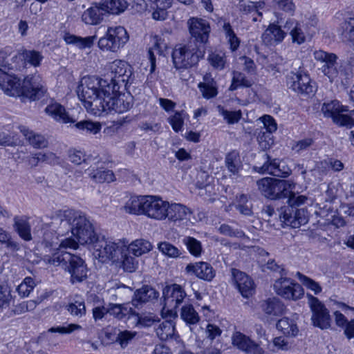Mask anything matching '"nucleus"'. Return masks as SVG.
Segmentation results:
<instances>
[{"label":"nucleus","instance_id":"obj_1","mask_svg":"<svg viewBox=\"0 0 354 354\" xmlns=\"http://www.w3.org/2000/svg\"><path fill=\"white\" fill-rule=\"evenodd\" d=\"M52 224L59 225V234L71 232L81 245L93 246L100 238L86 214L73 209H59L52 216Z\"/></svg>","mask_w":354,"mask_h":354},{"label":"nucleus","instance_id":"obj_2","mask_svg":"<svg viewBox=\"0 0 354 354\" xmlns=\"http://www.w3.org/2000/svg\"><path fill=\"white\" fill-rule=\"evenodd\" d=\"M52 224L59 225V234L71 232L81 245L93 246L100 238L86 214L73 209H59L52 216Z\"/></svg>","mask_w":354,"mask_h":354},{"label":"nucleus","instance_id":"obj_3","mask_svg":"<svg viewBox=\"0 0 354 354\" xmlns=\"http://www.w3.org/2000/svg\"><path fill=\"white\" fill-rule=\"evenodd\" d=\"M111 86L107 80L99 79L95 76H86L82 78L77 88L79 99L88 112L94 115H100L103 101L109 96Z\"/></svg>","mask_w":354,"mask_h":354},{"label":"nucleus","instance_id":"obj_4","mask_svg":"<svg viewBox=\"0 0 354 354\" xmlns=\"http://www.w3.org/2000/svg\"><path fill=\"white\" fill-rule=\"evenodd\" d=\"M306 200L307 197L305 196L291 194L287 201L288 205L281 208L279 213L281 221L292 228H297L307 223L308 214L306 209L298 208L299 206L304 205Z\"/></svg>","mask_w":354,"mask_h":354},{"label":"nucleus","instance_id":"obj_5","mask_svg":"<svg viewBox=\"0 0 354 354\" xmlns=\"http://www.w3.org/2000/svg\"><path fill=\"white\" fill-rule=\"evenodd\" d=\"M205 49L203 45L190 41L185 45H178L172 53V60L176 69L189 68L196 66L203 57Z\"/></svg>","mask_w":354,"mask_h":354},{"label":"nucleus","instance_id":"obj_6","mask_svg":"<svg viewBox=\"0 0 354 354\" xmlns=\"http://www.w3.org/2000/svg\"><path fill=\"white\" fill-rule=\"evenodd\" d=\"M258 189L265 198L271 200L289 198L295 184L289 180L270 177L263 178L257 182Z\"/></svg>","mask_w":354,"mask_h":354},{"label":"nucleus","instance_id":"obj_7","mask_svg":"<svg viewBox=\"0 0 354 354\" xmlns=\"http://www.w3.org/2000/svg\"><path fill=\"white\" fill-rule=\"evenodd\" d=\"M126 243L124 240L112 241L100 236L93 245V256L100 262L106 263L109 261H118L120 256L125 252Z\"/></svg>","mask_w":354,"mask_h":354},{"label":"nucleus","instance_id":"obj_8","mask_svg":"<svg viewBox=\"0 0 354 354\" xmlns=\"http://www.w3.org/2000/svg\"><path fill=\"white\" fill-rule=\"evenodd\" d=\"M44 243L46 248H49L50 254H46L43 257V261L46 264L60 267L65 270L74 254L57 248L58 238L51 232L44 234Z\"/></svg>","mask_w":354,"mask_h":354},{"label":"nucleus","instance_id":"obj_9","mask_svg":"<svg viewBox=\"0 0 354 354\" xmlns=\"http://www.w3.org/2000/svg\"><path fill=\"white\" fill-rule=\"evenodd\" d=\"M129 40V35L122 26L108 28L104 36L98 41L99 48L104 51L118 52Z\"/></svg>","mask_w":354,"mask_h":354},{"label":"nucleus","instance_id":"obj_10","mask_svg":"<svg viewBox=\"0 0 354 354\" xmlns=\"http://www.w3.org/2000/svg\"><path fill=\"white\" fill-rule=\"evenodd\" d=\"M322 111L325 117L331 118L334 123L339 126L351 127L354 126V110L349 114L344 113L348 111L347 107L340 105L339 101L331 100L324 102Z\"/></svg>","mask_w":354,"mask_h":354},{"label":"nucleus","instance_id":"obj_11","mask_svg":"<svg viewBox=\"0 0 354 354\" xmlns=\"http://www.w3.org/2000/svg\"><path fill=\"white\" fill-rule=\"evenodd\" d=\"M131 75V66L126 62L120 59L113 61L110 64L106 79L111 91H119L120 84L126 85Z\"/></svg>","mask_w":354,"mask_h":354},{"label":"nucleus","instance_id":"obj_12","mask_svg":"<svg viewBox=\"0 0 354 354\" xmlns=\"http://www.w3.org/2000/svg\"><path fill=\"white\" fill-rule=\"evenodd\" d=\"M308 304L312 311V322L315 326L326 329L330 326V316L325 305L317 297L307 294Z\"/></svg>","mask_w":354,"mask_h":354},{"label":"nucleus","instance_id":"obj_13","mask_svg":"<svg viewBox=\"0 0 354 354\" xmlns=\"http://www.w3.org/2000/svg\"><path fill=\"white\" fill-rule=\"evenodd\" d=\"M118 91H110L109 96L103 101L102 113L109 111L122 113L129 111L133 106V97L125 94H117Z\"/></svg>","mask_w":354,"mask_h":354},{"label":"nucleus","instance_id":"obj_14","mask_svg":"<svg viewBox=\"0 0 354 354\" xmlns=\"http://www.w3.org/2000/svg\"><path fill=\"white\" fill-rule=\"evenodd\" d=\"M286 83L290 89L301 95H312L315 92V85L309 75L301 71L290 73L286 76Z\"/></svg>","mask_w":354,"mask_h":354},{"label":"nucleus","instance_id":"obj_15","mask_svg":"<svg viewBox=\"0 0 354 354\" xmlns=\"http://www.w3.org/2000/svg\"><path fill=\"white\" fill-rule=\"evenodd\" d=\"M273 288L278 295L286 299L297 300L304 295L302 287L287 277H281L276 280Z\"/></svg>","mask_w":354,"mask_h":354},{"label":"nucleus","instance_id":"obj_16","mask_svg":"<svg viewBox=\"0 0 354 354\" xmlns=\"http://www.w3.org/2000/svg\"><path fill=\"white\" fill-rule=\"evenodd\" d=\"M169 202L164 201L160 196L147 195L144 216L156 221L167 219V210Z\"/></svg>","mask_w":354,"mask_h":354},{"label":"nucleus","instance_id":"obj_17","mask_svg":"<svg viewBox=\"0 0 354 354\" xmlns=\"http://www.w3.org/2000/svg\"><path fill=\"white\" fill-rule=\"evenodd\" d=\"M23 97L30 100H37L43 97L46 92L41 77L39 75L26 76L22 83Z\"/></svg>","mask_w":354,"mask_h":354},{"label":"nucleus","instance_id":"obj_18","mask_svg":"<svg viewBox=\"0 0 354 354\" xmlns=\"http://www.w3.org/2000/svg\"><path fill=\"white\" fill-rule=\"evenodd\" d=\"M184 289L178 284H172L163 290L164 307L163 310L172 311L176 310L182 304L186 297Z\"/></svg>","mask_w":354,"mask_h":354},{"label":"nucleus","instance_id":"obj_19","mask_svg":"<svg viewBox=\"0 0 354 354\" xmlns=\"http://www.w3.org/2000/svg\"><path fill=\"white\" fill-rule=\"evenodd\" d=\"M67 267L65 271L70 274L73 284L81 283L87 279L88 269L80 257L74 254Z\"/></svg>","mask_w":354,"mask_h":354},{"label":"nucleus","instance_id":"obj_20","mask_svg":"<svg viewBox=\"0 0 354 354\" xmlns=\"http://www.w3.org/2000/svg\"><path fill=\"white\" fill-rule=\"evenodd\" d=\"M189 30L191 35L195 38L199 45L207 42L210 32L209 23L203 19L192 18L188 21Z\"/></svg>","mask_w":354,"mask_h":354},{"label":"nucleus","instance_id":"obj_21","mask_svg":"<svg viewBox=\"0 0 354 354\" xmlns=\"http://www.w3.org/2000/svg\"><path fill=\"white\" fill-rule=\"evenodd\" d=\"M232 344L247 354H263V348L249 337L241 332H235L232 337Z\"/></svg>","mask_w":354,"mask_h":354},{"label":"nucleus","instance_id":"obj_22","mask_svg":"<svg viewBox=\"0 0 354 354\" xmlns=\"http://www.w3.org/2000/svg\"><path fill=\"white\" fill-rule=\"evenodd\" d=\"M233 281L241 295L248 298L254 292V282L245 273L233 268L232 269Z\"/></svg>","mask_w":354,"mask_h":354},{"label":"nucleus","instance_id":"obj_23","mask_svg":"<svg viewBox=\"0 0 354 354\" xmlns=\"http://www.w3.org/2000/svg\"><path fill=\"white\" fill-rule=\"evenodd\" d=\"M185 272L189 275L195 276L207 281H211L215 277V270L212 266L203 261L187 264L185 267Z\"/></svg>","mask_w":354,"mask_h":354},{"label":"nucleus","instance_id":"obj_24","mask_svg":"<svg viewBox=\"0 0 354 354\" xmlns=\"http://www.w3.org/2000/svg\"><path fill=\"white\" fill-rule=\"evenodd\" d=\"M324 75L330 82L344 83L351 75V71L347 63L337 60Z\"/></svg>","mask_w":354,"mask_h":354},{"label":"nucleus","instance_id":"obj_25","mask_svg":"<svg viewBox=\"0 0 354 354\" xmlns=\"http://www.w3.org/2000/svg\"><path fill=\"white\" fill-rule=\"evenodd\" d=\"M158 297V292L153 288L149 286H143L134 292L131 304L134 307L138 308L142 307L145 304L156 300Z\"/></svg>","mask_w":354,"mask_h":354},{"label":"nucleus","instance_id":"obj_26","mask_svg":"<svg viewBox=\"0 0 354 354\" xmlns=\"http://www.w3.org/2000/svg\"><path fill=\"white\" fill-rule=\"evenodd\" d=\"M279 24V21L270 24L262 34L261 39L265 44L272 46L281 43L283 40L286 34Z\"/></svg>","mask_w":354,"mask_h":354},{"label":"nucleus","instance_id":"obj_27","mask_svg":"<svg viewBox=\"0 0 354 354\" xmlns=\"http://www.w3.org/2000/svg\"><path fill=\"white\" fill-rule=\"evenodd\" d=\"M259 120L262 122L263 128L266 129L268 134L266 135L263 132L262 136L259 135L258 137L259 142L262 148H270L273 144V140L271 139L270 135L277 131V123L274 119L269 115H264L259 118Z\"/></svg>","mask_w":354,"mask_h":354},{"label":"nucleus","instance_id":"obj_28","mask_svg":"<svg viewBox=\"0 0 354 354\" xmlns=\"http://www.w3.org/2000/svg\"><path fill=\"white\" fill-rule=\"evenodd\" d=\"M85 173L97 183H111L115 180V175L111 170L95 165H91L86 169Z\"/></svg>","mask_w":354,"mask_h":354},{"label":"nucleus","instance_id":"obj_29","mask_svg":"<svg viewBox=\"0 0 354 354\" xmlns=\"http://www.w3.org/2000/svg\"><path fill=\"white\" fill-rule=\"evenodd\" d=\"M147 196V195L129 197L122 207L123 210L130 214L144 215Z\"/></svg>","mask_w":354,"mask_h":354},{"label":"nucleus","instance_id":"obj_30","mask_svg":"<svg viewBox=\"0 0 354 354\" xmlns=\"http://www.w3.org/2000/svg\"><path fill=\"white\" fill-rule=\"evenodd\" d=\"M253 169L260 174H269L277 177H286L290 174V169L287 168L283 170L278 160H267L262 166H254Z\"/></svg>","mask_w":354,"mask_h":354},{"label":"nucleus","instance_id":"obj_31","mask_svg":"<svg viewBox=\"0 0 354 354\" xmlns=\"http://www.w3.org/2000/svg\"><path fill=\"white\" fill-rule=\"evenodd\" d=\"M45 112L55 120L62 123L66 124L75 122L67 113L65 108L57 102L49 104L45 108Z\"/></svg>","mask_w":354,"mask_h":354},{"label":"nucleus","instance_id":"obj_32","mask_svg":"<svg viewBox=\"0 0 354 354\" xmlns=\"http://www.w3.org/2000/svg\"><path fill=\"white\" fill-rule=\"evenodd\" d=\"M191 214L190 209L180 203H169L167 210V218L171 221H180L187 219Z\"/></svg>","mask_w":354,"mask_h":354},{"label":"nucleus","instance_id":"obj_33","mask_svg":"<svg viewBox=\"0 0 354 354\" xmlns=\"http://www.w3.org/2000/svg\"><path fill=\"white\" fill-rule=\"evenodd\" d=\"M1 88L4 93L11 97H23V86L20 80L14 75H9Z\"/></svg>","mask_w":354,"mask_h":354},{"label":"nucleus","instance_id":"obj_34","mask_svg":"<svg viewBox=\"0 0 354 354\" xmlns=\"http://www.w3.org/2000/svg\"><path fill=\"white\" fill-rule=\"evenodd\" d=\"M12 59H19L24 61V64H30L34 67L40 66L44 59L41 53L35 50L22 49Z\"/></svg>","mask_w":354,"mask_h":354},{"label":"nucleus","instance_id":"obj_35","mask_svg":"<svg viewBox=\"0 0 354 354\" xmlns=\"http://www.w3.org/2000/svg\"><path fill=\"white\" fill-rule=\"evenodd\" d=\"M284 29L290 31L292 40L293 43L297 44H301L306 41V35L304 32L301 25L294 19H288L285 25L283 26Z\"/></svg>","mask_w":354,"mask_h":354},{"label":"nucleus","instance_id":"obj_36","mask_svg":"<svg viewBox=\"0 0 354 354\" xmlns=\"http://www.w3.org/2000/svg\"><path fill=\"white\" fill-rule=\"evenodd\" d=\"M19 129L28 143L34 148L41 149L48 147V140L44 136L37 133L24 126L19 127Z\"/></svg>","mask_w":354,"mask_h":354},{"label":"nucleus","instance_id":"obj_37","mask_svg":"<svg viewBox=\"0 0 354 354\" xmlns=\"http://www.w3.org/2000/svg\"><path fill=\"white\" fill-rule=\"evenodd\" d=\"M125 252H128L129 254H131L135 257H140L148 253L152 249L151 243L145 239H137L130 244H129L128 241H125Z\"/></svg>","mask_w":354,"mask_h":354},{"label":"nucleus","instance_id":"obj_38","mask_svg":"<svg viewBox=\"0 0 354 354\" xmlns=\"http://www.w3.org/2000/svg\"><path fill=\"white\" fill-rule=\"evenodd\" d=\"M100 3L86 9L82 15V20L88 25L100 24L103 19L104 14Z\"/></svg>","mask_w":354,"mask_h":354},{"label":"nucleus","instance_id":"obj_39","mask_svg":"<svg viewBox=\"0 0 354 354\" xmlns=\"http://www.w3.org/2000/svg\"><path fill=\"white\" fill-rule=\"evenodd\" d=\"M100 5L106 13L119 15L127 9L128 3L126 0H102Z\"/></svg>","mask_w":354,"mask_h":354},{"label":"nucleus","instance_id":"obj_40","mask_svg":"<svg viewBox=\"0 0 354 354\" xmlns=\"http://www.w3.org/2000/svg\"><path fill=\"white\" fill-rule=\"evenodd\" d=\"M263 311L269 315L279 316L281 315L285 307L280 300L277 297L268 298L261 304Z\"/></svg>","mask_w":354,"mask_h":354},{"label":"nucleus","instance_id":"obj_41","mask_svg":"<svg viewBox=\"0 0 354 354\" xmlns=\"http://www.w3.org/2000/svg\"><path fill=\"white\" fill-rule=\"evenodd\" d=\"M13 221V227L19 236L25 241L31 240L30 225L27 219L23 216H16Z\"/></svg>","mask_w":354,"mask_h":354},{"label":"nucleus","instance_id":"obj_42","mask_svg":"<svg viewBox=\"0 0 354 354\" xmlns=\"http://www.w3.org/2000/svg\"><path fill=\"white\" fill-rule=\"evenodd\" d=\"M198 88L203 97L207 100L216 97L218 94L216 82L207 76L204 77L203 82L199 83Z\"/></svg>","mask_w":354,"mask_h":354},{"label":"nucleus","instance_id":"obj_43","mask_svg":"<svg viewBox=\"0 0 354 354\" xmlns=\"http://www.w3.org/2000/svg\"><path fill=\"white\" fill-rule=\"evenodd\" d=\"M225 162L228 171L234 176L238 175L242 168L239 153L234 150L226 155Z\"/></svg>","mask_w":354,"mask_h":354},{"label":"nucleus","instance_id":"obj_44","mask_svg":"<svg viewBox=\"0 0 354 354\" xmlns=\"http://www.w3.org/2000/svg\"><path fill=\"white\" fill-rule=\"evenodd\" d=\"M106 312L118 319H122L126 316L136 314V311L126 304H109Z\"/></svg>","mask_w":354,"mask_h":354},{"label":"nucleus","instance_id":"obj_45","mask_svg":"<svg viewBox=\"0 0 354 354\" xmlns=\"http://www.w3.org/2000/svg\"><path fill=\"white\" fill-rule=\"evenodd\" d=\"M277 328L288 337H295L299 333L298 327L295 322L287 317L279 319L277 324Z\"/></svg>","mask_w":354,"mask_h":354},{"label":"nucleus","instance_id":"obj_46","mask_svg":"<svg viewBox=\"0 0 354 354\" xmlns=\"http://www.w3.org/2000/svg\"><path fill=\"white\" fill-rule=\"evenodd\" d=\"M175 326L171 321H164L156 328L157 336L161 340H167L174 335Z\"/></svg>","mask_w":354,"mask_h":354},{"label":"nucleus","instance_id":"obj_47","mask_svg":"<svg viewBox=\"0 0 354 354\" xmlns=\"http://www.w3.org/2000/svg\"><path fill=\"white\" fill-rule=\"evenodd\" d=\"M66 309L73 317L80 319L83 317L86 313L85 302L83 299H77L66 306Z\"/></svg>","mask_w":354,"mask_h":354},{"label":"nucleus","instance_id":"obj_48","mask_svg":"<svg viewBox=\"0 0 354 354\" xmlns=\"http://www.w3.org/2000/svg\"><path fill=\"white\" fill-rule=\"evenodd\" d=\"M180 317L187 324L189 325H194L200 320V317L198 313L191 304H187L182 307Z\"/></svg>","mask_w":354,"mask_h":354},{"label":"nucleus","instance_id":"obj_49","mask_svg":"<svg viewBox=\"0 0 354 354\" xmlns=\"http://www.w3.org/2000/svg\"><path fill=\"white\" fill-rule=\"evenodd\" d=\"M240 12L243 14H249L255 12L259 17H262V12L260 11L265 7V3L262 1H243L238 5Z\"/></svg>","mask_w":354,"mask_h":354},{"label":"nucleus","instance_id":"obj_50","mask_svg":"<svg viewBox=\"0 0 354 354\" xmlns=\"http://www.w3.org/2000/svg\"><path fill=\"white\" fill-rule=\"evenodd\" d=\"M137 335L136 331L120 330L118 333L115 342L120 345L121 348L124 349L133 342Z\"/></svg>","mask_w":354,"mask_h":354},{"label":"nucleus","instance_id":"obj_51","mask_svg":"<svg viewBox=\"0 0 354 354\" xmlns=\"http://www.w3.org/2000/svg\"><path fill=\"white\" fill-rule=\"evenodd\" d=\"M96 36H89L84 38L77 37L75 35H66L65 41L67 44H73L79 48H90L93 46Z\"/></svg>","mask_w":354,"mask_h":354},{"label":"nucleus","instance_id":"obj_52","mask_svg":"<svg viewBox=\"0 0 354 354\" xmlns=\"http://www.w3.org/2000/svg\"><path fill=\"white\" fill-rule=\"evenodd\" d=\"M297 277L304 286L312 290L315 295H318L322 290V287L319 283L316 282L311 278L297 272L296 274Z\"/></svg>","mask_w":354,"mask_h":354},{"label":"nucleus","instance_id":"obj_53","mask_svg":"<svg viewBox=\"0 0 354 354\" xmlns=\"http://www.w3.org/2000/svg\"><path fill=\"white\" fill-rule=\"evenodd\" d=\"M251 86L252 82L247 79L244 74L237 71L233 72L232 81L230 86V90L234 91L240 86L248 88Z\"/></svg>","mask_w":354,"mask_h":354},{"label":"nucleus","instance_id":"obj_54","mask_svg":"<svg viewBox=\"0 0 354 354\" xmlns=\"http://www.w3.org/2000/svg\"><path fill=\"white\" fill-rule=\"evenodd\" d=\"M223 28L230 45V49L232 51L237 50L239 47L240 40L234 33L230 24L229 22L225 23Z\"/></svg>","mask_w":354,"mask_h":354},{"label":"nucleus","instance_id":"obj_55","mask_svg":"<svg viewBox=\"0 0 354 354\" xmlns=\"http://www.w3.org/2000/svg\"><path fill=\"white\" fill-rule=\"evenodd\" d=\"M158 248L162 254L170 258H177L181 254L176 246L167 241L159 243Z\"/></svg>","mask_w":354,"mask_h":354},{"label":"nucleus","instance_id":"obj_56","mask_svg":"<svg viewBox=\"0 0 354 354\" xmlns=\"http://www.w3.org/2000/svg\"><path fill=\"white\" fill-rule=\"evenodd\" d=\"M35 286L34 279L30 277H27L17 286V291L21 297H26L30 295Z\"/></svg>","mask_w":354,"mask_h":354},{"label":"nucleus","instance_id":"obj_57","mask_svg":"<svg viewBox=\"0 0 354 354\" xmlns=\"http://www.w3.org/2000/svg\"><path fill=\"white\" fill-rule=\"evenodd\" d=\"M209 62L216 70H223L226 64V57L223 53L214 52L209 55Z\"/></svg>","mask_w":354,"mask_h":354},{"label":"nucleus","instance_id":"obj_58","mask_svg":"<svg viewBox=\"0 0 354 354\" xmlns=\"http://www.w3.org/2000/svg\"><path fill=\"white\" fill-rule=\"evenodd\" d=\"M183 243L187 246L189 252L192 255L198 257L201 254V243L196 239L191 236H186L183 239Z\"/></svg>","mask_w":354,"mask_h":354},{"label":"nucleus","instance_id":"obj_59","mask_svg":"<svg viewBox=\"0 0 354 354\" xmlns=\"http://www.w3.org/2000/svg\"><path fill=\"white\" fill-rule=\"evenodd\" d=\"M342 34L354 46V18H349L341 25Z\"/></svg>","mask_w":354,"mask_h":354},{"label":"nucleus","instance_id":"obj_60","mask_svg":"<svg viewBox=\"0 0 354 354\" xmlns=\"http://www.w3.org/2000/svg\"><path fill=\"white\" fill-rule=\"evenodd\" d=\"M122 254V256H120V260H122L124 270L129 272H134L138 266V261L130 256L131 254H129L128 252H124Z\"/></svg>","mask_w":354,"mask_h":354},{"label":"nucleus","instance_id":"obj_61","mask_svg":"<svg viewBox=\"0 0 354 354\" xmlns=\"http://www.w3.org/2000/svg\"><path fill=\"white\" fill-rule=\"evenodd\" d=\"M272 2L276 8L293 15L296 7L292 0H272Z\"/></svg>","mask_w":354,"mask_h":354},{"label":"nucleus","instance_id":"obj_62","mask_svg":"<svg viewBox=\"0 0 354 354\" xmlns=\"http://www.w3.org/2000/svg\"><path fill=\"white\" fill-rule=\"evenodd\" d=\"M184 115L183 111H176L175 113L169 118V122L172 129L176 132L180 131L184 124Z\"/></svg>","mask_w":354,"mask_h":354},{"label":"nucleus","instance_id":"obj_63","mask_svg":"<svg viewBox=\"0 0 354 354\" xmlns=\"http://www.w3.org/2000/svg\"><path fill=\"white\" fill-rule=\"evenodd\" d=\"M75 126L79 129L85 130L86 132L93 134L97 133L101 129V125L99 122H93L87 120L77 122Z\"/></svg>","mask_w":354,"mask_h":354},{"label":"nucleus","instance_id":"obj_64","mask_svg":"<svg viewBox=\"0 0 354 354\" xmlns=\"http://www.w3.org/2000/svg\"><path fill=\"white\" fill-rule=\"evenodd\" d=\"M220 114L229 124L237 123L241 118V112L238 111H230L224 109L223 108L218 106Z\"/></svg>","mask_w":354,"mask_h":354}]
</instances>
